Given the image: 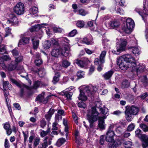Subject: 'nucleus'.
I'll return each instance as SVG.
<instances>
[{"instance_id":"nucleus-20","label":"nucleus","mask_w":148,"mask_h":148,"mask_svg":"<svg viewBox=\"0 0 148 148\" xmlns=\"http://www.w3.org/2000/svg\"><path fill=\"white\" fill-rule=\"evenodd\" d=\"M55 112L54 109L50 108L47 113L45 115L46 119L48 121H49L51 117L52 116L53 114Z\"/></svg>"},{"instance_id":"nucleus-21","label":"nucleus","mask_w":148,"mask_h":148,"mask_svg":"<svg viewBox=\"0 0 148 148\" xmlns=\"http://www.w3.org/2000/svg\"><path fill=\"white\" fill-rule=\"evenodd\" d=\"M73 93L72 92L68 91V90H63L62 95L64 96L66 98V99L67 100H71V97L73 95Z\"/></svg>"},{"instance_id":"nucleus-57","label":"nucleus","mask_w":148,"mask_h":148,"mask_svg":"<svg viewBox=\"0 0 148 148\" xmlns=\"http://www.w3.org/2000/svg\"><path fill=\"white\" fill-rule=\"evenodd\" d=\"M140 79H141V82L143 83H145L147 82V79L146 75H144L143 77H141L140 78Z\"/></svg>"},{"instance_id":"nucleus-15","label":"nucleus","mask_w":148,"mask_h":148,"mask_svg":"<svg viewBox=\"0 0 148 148\" xmlns=\"http://www.w3.org/2000/svg\"><path fill=\"white\" fill-rule=\"evenodd\" d=\"M88 61V59L85 58L84 60H76L74 61V63H76L81 67L83 68L87 65Z\"/></svg>"},{"instance_id":"nucleus-35","label":"nucleus","mask_w":148,"mask_h":148,"mask_svg":"<svg viewBox=\"0 0 148 148\" xmlns=\"http://www.w3.org/2000/svg\"><path fill=\"white\" fill-rule=\"evenodd\" d=\"M43 84L39 81H36L34 82L33 87L34 89H37L38 87L42 86Z\"/></svg>"},{"instance_id":"nucleus-36","label":"nucleus","mask_w":148,"mask_h":148,"mask_svg":"<svg viewBox=\"0 0 148 148\" xmlns=\"http://www.w3.org/2000/svg\"><path fill=\"white\" fill-rule=\"evenodd\" d=\"M29 11L31 14H34L38 12V8L34 6H32L29 9Z\"/></svg>"},{"instance_id":"nucleus-22","label":"nucleus","mask_w":148,"mask_h":148,"mask_svg":"<svg viewBox=\"0 0 148 148\" xmlns=\"http://www.w3.org/2000/svg\"><path fill=\"white\" fill-rule=\"evenodd\" d=\"M114 73V71H113L110 70V71L105 73L103 75V77L106 80L110 79Z\"/></svg>"},{"instance_id":"nucleus-1","label":"nucleus","mask_w":148,"mask_h":148,"mask_svg":"<svg viewBox=\"0 0 148 148\" xmlns=\"http://www.w3.org/2000/svg\"><path fill=\"white\" fill-rule=\"evenodd\" d=\"M118 64L119 68L123 70H126L128 68H135L137 64L134 58L129 54L123 55L118 60Z\"/></svg>"},{"instance_id":"nucleus-55","label":"nucleus","mask_w":148,"mask_h":148,"mask_svg":"<svg viewBox=\"0 0 148 148\" xmlns=\"http://www.w3.org/2000/svg\"><path fill=\"white\" fill-rule=\"evenodd\" d=\"M47 122L44 119H42L40 121V126L42 128H43L46 125Z\"/></svg>"},{"instance_id":"nucleus-31","label":"nucleus","mask_w":148,"mask_h":148,"mask_svg":"<svg viewBox=\"0 0 148 148\" xmlns=\"http://www.w3.org/2000/svg\"><path fill=\"white\" fill-rule=\"evenodd\" d=\"M60 77V73L58 72L55 73V75L54 77L52 82L54 84H56L59 80V77Z\"/></svg>"},{"instance_id":"nucleus-45","label":"nucleus","mask_w":148,"mask_h":148,"mask_svg":"<svg viewBox=\"0 0 148 148\" xmlns=\"http://www.w3.org/2000/svg\"><path fill=\"white\" fill-rule=\"evenodd\" d=\"M140 127L144 132L148 131V127L144 124H140Z\"/></svg>"},{"instance_id":"nucleus-34","label":"nucleus","mask_w":148,"mask_h":148,"mask_svg":"<svg viewBox=\"0 0 148 148\" xmlns=\"http://www.w3.org/2000/svg\"><path fill=\"white\" fill-rule=\"evenodd\" d=\"M51 45V42L50 41L47 40L45 41L42 43V46L45 49H49Z\"/></svg>"},{"instance_id":"nucleus-58","label":"nucleus","mask_w":148,"mask_h":148,"mask_svg":"<svg viewBox=\"0 0 148 148\" xmlns=\"http://www.w3.org/2000/svg\"><path fill=\"white\" fill-rule=\"evenodd\" d=\"M11 31V29L9 27H8L5 29V31L6 32L5 35V37H6L8 36L10 34Z\"/></svg>"},{"instance_id":"nucleus-41","label":"nucleus","mask_w":148,"mask_h":148,"mask_svg":"<svg viewBox=\"0 0 148 148\" xmlns=\"http://www.w3.org/2000/svg\"><path fill=\"white\" fill-rule=\"evenodd\" d=\"M70 65V63L66 60H64L62 62V66L64 68H66Z\"/></svg>"},{"instance_id":"nucleus-59","label":"nucleus","mask_w":148,"mask_h":148,"mask_svg":"<svg viewBox=\"0 0 148 148\" xmlns=\"http://www.w3.org/2000/svg\"><path fill=\"white\" fill-rule=\"evenodd\" d=\"M105 141V136L104 135H101L100 137V144L101 145H103Z\"/></svg>"},{"instance_id":"nucleus-8","label":"nucleus","mask_w":148,"mask_h":148,"mask_svg":"<svg viewBox=\"0 0 148 148\" xmlns=\"http://www.w3.org/2000/svg\"><path fill=\"white\" fill-rule=\"evenodd\" d=\"M25 8L24 4L21 2H19L14 7V12L18 15L23 14L25 12Z\"/></svg>"},{"instance_id":"nucleus-4","label":"nucleus","mask_w":148,"mask_h":148,"mask_svg":"<svg viewBox=\"0 0 148 148\" xmlns=\"http://www.w3.org/2000/svg\"><path fill=\"white\" fill-rule=\"evenodd\" d=\"M114 127V125H110L108 128V131L106 134V140L107 142L110 143V144H108L110 148H112V147L113 146V143L115 142L113 138L114 136L115 135L114 132L113 131Z\"/></svg>"},{"instance_id":"nucleus-48","label":"nucleus","mask_w":148,"mask_h":148,"mask_svg":"<svg viewBox=\"0 0 148 148\" xmlns=\"http://www.w3.org/2000/svg\"><path fill=\"white\" fill-rule=\"evenodd\" d=\"M77 105L78 107L83 109L85 108L86 107V104L83 101H80L79 102Z\"/></svg>"},{"instance_id":"nucleus-64","label":"nucleus","mask_w":148,"mask_h":148,"mask_svg":"<svg viewBox=\"0 0 148 148\" xmlns=\"http://www.w3.org/2000/svg\"><path fill=\"white\" fill-rule=\"evenodd\" d=\"M148 96V94L147 92H145L139 96L140 97L143 99H144Z\"/></svg>"},{"instance_id":"nucleus-14","label":"nucleus","mask_w":148,"mask_h":148,"mask_svg":"<svg viewBox=\"0 0 148 148\" xmlns=\"http://www.w3.org/2000/svg\"><path fill=\"white\" fill-rule=\"evenodd\" d=\"M70 49V47L68 46L64 47V48L60 49V53L62 56L65 57L70 56L71 54L69 52Z\"/></svg>"},{"instance_id":"nucleus-13","label":"nucleus","mask_w":148,"mask_h":148,"mask_svg":"<svg viewBox=\"0 0 148 148\" xmlns=\"http://www.w3.org/2000/svg\"><path fill=\"white\" fill-rule=\"evenodd\" d=\"M126 110L132 114L134 115H136L139 112V108L136 106H127L126 107Z\"/></svg>"},{"instance_id":"nucleus-52","label":"nucleus","mask_w":148,"mask_h":148,"mask_svg":"<svg viewBox=\"0 0 148 148\" xmlns=\"http://www.w3.org/2000/svg\"><path fill=\"white\" fill-rule=\"evenodd\" d=\"M4 61H5L2 57L0 58V64L1 66L3 69H5L6 67V66L5 64L4 63Z\"/></svg>"},{"instance_id":"nucleus-29","label":"nucleus","mask_w":148,"mask_h":148,"mask_svg":"<svg viewBox=\"0 0 148 148\" xmlns=\"http://www.w3.org/2000/svg\"><path fill=\"white\" fill-rule=\"evenodd\" d=\"M60 54V49H56L52 50L51 52V55L56 57H58V56Z\"/></svg>"},{"instance_id":"nucleus-7","label":"nucleus","mask_w":148,"mask_h":148,"mask_svg":"<svg viewBox=\"0 0 148 148\" xmlns=\"http://www.w3.org/2000/svg\"><path fill=\"white\" fill-rule=\"evenodd\" d=\"M135 26L134 21L131 18H128L126 20L125 25L123 26L122 29L125 32L128 33L134 28Z\"/></svg>"},{"instance_id":"nucleus-54","label":"nucleus","mask_w":148,"mask_h":148,"mask_svg":"<svg viewBox=\"0 0 148 148\" xmlns=\"http://www.w3.org/2000/svg\"><path fill=\"white\" fill-rule=\"evenodd\" d=\"M62 118V116L59 114H56L55 115V121L56 122L59 121L60 120H61Z\"/></svg>"},{"instance_id":"nucleus-24","label":"nucleus","mask_w":148,"mask_h":148,"mask_svg":"<svg viewBox=\"0 0 148 148\" xmlns=\"http://www.w3.org/2000/svg\"><path fill=\"white\" fill-rule=\"evenodd\" d=\"M119 25V23L116 21H112L109 23V26L112 29H116Z\"/></svg>"},{"instance_id":"nucleus-9","label":"nucleus","mask_w":148,"mask_h":148,"mask_svg":"<svg viewBox=\"0 0 148 148\" xmlns=\"http://www.w3.org/2000/svg\"><path fill=\"white\" fill-rule=\"evenodd\" d=\"M9 19L7 21V24L10 25H17L18 23V21L16 16L15 14L12 13L9 15Z\"/></svg>"},{"instance_id":"nucleus-44","label":"nucleus","mask_w":148,"mask_h":148,"mask_svg":"<svg viewBox=\"0 0 148 148\" xmlns=\"http://www.w3.org/2000/svg\"><path fill=\"white\" fill-rule=\"evenodd\" d=\"M132 145V143L131 141H126L124 143V146L125 148H130Z\"/></svg>"},{"instance_id":"nucleus-18","label":"nucleus","mask_w":148,"mask_h":148,"mask_svg":"<svg viewBox=\"0 0 148 148\" xmlns=\"http://www.w3.org/2000/svg\"><path fill=\"white\" fill-rule=\"evenodd\" d=\"M17 63H15L14 62H12L8 65L6 68L8 71H11L14 70L17 66Z\"/></svg>"},{"instance_id":"nucleus-17","label":"nucleus","mask_w":148,"mask_h":148,"mask_svg":"<svg viewBox=\"0 0 148 148\" xmlns=\"http://www.w3.org/2000/svg\"><path fill=\"white\" fill-rule=\"evenodd\" d=\"M98 126L101 130H104L105 128V124L104 119H106V116H103L102 117H99Z\"/></svg>"},{"instance_id":"nucleus-46","label":"nucleus","mask_w":148,"mask_h":148,"mask_svg":"<svg viewBox=\"0 0 148 148\" xmlns=\"http://www.w3.org/2000/svg\"><path fill=\"white\" fill-rule=\"evenodd\" d=\"M15 58V63H17L18 64V62L22 61L23 59V57L21 55V54H20L19 56L16 57Z\"/></svg>"},{"instance_id":"nucleus-62","label":"nucleus","mask_w":148,"mask_h":148,"mask_svg":"<svg viewBox=\"0 0 148 148\" xmlns=\"http://www.w3.org/2000/svg\"><path fill=\"white\" fill-rule=\"evenodd\" d=\"M58 123L56 122H54L52 124V129L53 130H58V128L56 127Z\"/></svg>"},{"instance_id":"nucleus-38","label":"nucleus","mask_w":148,"mask_h":148,"mask_svg":"<svg viewBox=\"0 0 148 148\" xmlns=\"http://www.w3.org/2000/svg\"><path fill=\"white\" fill-rule=\"evenodd\" d=\"M135 126V124L132 123L128 125L126 131L129 132H131L134 129Z\"/></svg>"},{"instance_id":"nucleus-56","label":"nucleus","mask_w":148,"mask_h":148,"mask_svg":"<svg viewBox=\"0 0 148 148\" xmlns=\"http://www.w3.org/2000/svg\"><path fill=\"white\" fill-rule=\"evenodd\" d=\"M77 33V31L76 29H74L70 32L69 34V36L70 37H73L75 36Z\"/></svg>"},{"instance_id":"nucleus-16","label":"nucleus","mask_w":148,"mask_h":148,"mask_svg":"<svg viewBox=\"0 0 148 148\" xmlns=\"http://www.w3.org/2000/svg\"><path fill=\"white\" fill-rule=\"evenodd\" d=\"M32 70L35 73H38L39 76L41 77H43L46 74L45 71L44 69H39L36 67L33 68Z\"/></svg>"},{"instance_id":"nucleus-23","label":"nucleus","mask_w":148,"mask_h":148,"mask_svg":"<svg viewBox=\"0 0 148 148\" xmlns=\"http://www.w3.org/2000/svg\"><path fill=\"white\" fill-rule=\"evenodd\" d=\"M30 40V38L29 37H23L20 40L19 42V44L23 45L28 44L29 43Z\"/></svg>"},{"instance_id":"nucleus-61","label":"nucleus","mask_w":148,"mask_h":148,"mask_svg":"<svg viewBox=\"0 0 148 148\" xmlns=\"http://www.w3.org/2000/svg\"><path fill=\"white\" fill-rule=\"evenodd\" d=\"M53 31L55 33H60L62 32L61 29L60 28L54 27L53 29Z\"/></svg>"},{"instance_id":"nucleus-47","label":"nucleus","mask_w":148,"mask_h":148,"mask_svg":"<svg viewBox=\"0 0 148 148\" xmlns=\"http://www.w3.org/2000/svg\"><path fill=\"white\" fill-rule=\"evenodd\" d=\"M75 142L79 146H82L83 143V140L80 138L76 139Z\"/></svg>"},{"instance_id":"nucleus-63","label":"nucleus","mask_w":148,"mask_h":148,"mask_svg":"<svg viewBox=\"0 0 148 148\" xmlns=\"http://www.w3.org/2000/svg\"><path fill=\"white\" fill-rule=\"evenodd\" d=\"M42 62V60L40 59L36 60L35 61V64L37 66L40 65L41 64Z\"/></svg>"},{"instance_id":"nucleus-10","label":"nucleus","mask_w":148,"mask_h":148,"mask_svg":"<svg viewBox=\"0 0 148 148\" xmlns=\"http://www.w3.org/2000/svg\"><path fill=\"white\" fill-rule=\"evenodd\" d=\"M127 42L124 39H121L119 42L117 44L116 49L118 52H120L125 50Z\"/></svg>"},{"instance_id":"nucleus-30","label":"nucleus","mask_w":148,"mask_h":148,"mask_svg":"<svg viewBox=\"0 0 148 148\" xmlns=\"http://www.w3.org/2000/svg\"><path fill=\"white\" fill-rule=\"evenodd\" d=\"M136 66L135 67H136L135 69H136L137 74L145 71V65L143 64L141 66L140 65V66L138 67H136Z\"/></svg>"},{"instance_id":"nucleus-3","label":"nucleus","mask_w":148,"mask_h":148,"mask_svg":"<svg viewBox=\"0 0 148 148\" xmlns=\"http://www.w3.org/2000/svg\"><path fill=\"white\" fill-rule=\"evenodd\" d=\"M97 88L95 86L90 85L85 87L83 90H80V94L78 98L79 100L85 101L87 99V97L86 95H87L88 96H91L92 93L96 90Z\"/></svg>"},{"instance_id":"nucleus-33","label":"nucleus","mask_w":148,"mask_h":148,"mask_svg":"<svg viewBox=\"0 0 148 148\" xmlns=\"http://www.w3.org/2000/svg\"><path fill=\"white\" fill-rule=\"evenodd\" d=\"M100 111L102 114L105 115L104 116H106V117L108 115V109L105 107L100 108Z\"/></svg>"},{"instance_id":"nucleus-19","label":"nucleus","mask_w":148,"mask_h":148,"mask_svg":"<svg viewBox=\"0 0 148 148\" xmlns=\"http://www.w3.org/2000/svg\"><path fill=\"white\" fill-rule=\"evenodd\" d=\"M129 49L135 56H137L140 54L139 49L137 46H131L129 47Z\"/></svg>"},{"instance_id":"nucleus-6","label":"nucleus","mask_w":148,"mask_h":148,"mask_svg":"<svg viewBox=\"0 0 148 148\" xmlns=\"http://www.w3.org/2000/svg\"><path fill=\"white\" fill-rule=\"evenodd\" d=\"M135 133L136 136L142 139L143 148H145L148 147V136L145 135H142L141 130L139 129H137L135 131Z\"/></svg>"},{"instance_id":"nucleus-26","label":"nucleus","mask_w":148,"mask_h":148,"mask_svg":"<svg viewBox=\"0 0 148 148\" xmlns=\"http://www.w3.org/2000/svg\"><path fill=\"white\" fill-rule=\"evenodd\" d=\"M126 119L128 122H130L132 121L133 114L130 113L129 111L125 110V111Z\"/></svg>"},{"instance_id":"nucleus-27","label":"nucleus","mask_w":148,"mask_h":148,"mask_svg":"<svg viewBox=\"0 0 148 148\" xmlns=\"http://www.w3.org/2000/svg\"><path fill=\"white\" fill-rule=\"evenodd\" d=\"M66 141V140L65 138H60L57 140L56 145L57 147H59L63 144Z\"/></svg>"},{"instance_id":"nucleus-60","label":"nucleus","mask_w":148,"mask_h":148,"mask_svg":"<svg viewBox=\"0 0 148 148\" xmlns=\"http://www.w3.org/2000/svg\"><path fill=\"white\" fill-rule=\"evenodd\" d=\"M5 52V48L4 46H3V45H1L0 46V52L1 54H3Z\"/></svg>"},{"instance_id":"nucleus-28","label":"nucleus","mask_w":148,"mask_h":148,"mask_svg":"<svg viewBox=\"0 0 148 148\" xmlns=\"http://www.w3.org/2000/svg\"><path fill=\"white\" fill-rule=\"evenodd\" d=\"M82 41L87 45H92L94 43L92 37H91L90 39H89L85 37L83 38Z\"/></svg>"},{"instance_id":"nucleus-51","label":"nucleus","mask_w":148,"mask_h":148,"mask_svg":"<svg viewBox=\"0 0 148 148\" xmlns=\"http://www.w3.org/2000/svg\"><path fill=\"white\" fill-rule=\"evenodd\" d=\"M84 72L83 71H79L77 73V76L79 78H82L84 77Z\"/></svg>"},{"instance_id":"nucleus-40","label":"nucleus","mask_w":148,"mask_h":148,"mask_svg":"<svg viewBox=\"0 0 148 148\" xmlns=\"http://www.w3.org/2000/svg\"><path fill=\"white\" fill-rule=\"evenodd\" d=\"M3 90H6L7 87L9 88V87L10 86H11V84H10L9 82L8 81H3Z\"/></svg>"},{"instance_id":"nucleus-2","label":"nucleus","mask_w":148,"mask_h":148,"mask_svg":"<svg viewBox=\"0 0 148 148\" xmlns=\"http://www.w3.org/2000/svg\"><path fill=\"white\" fill-rule=\"evenodd\" d=\"M99 113L97 111L96 108L92 107L91 110H88L87 114V118L90 123L89 127V128L90 132V129H93L95 127L94 122L97 120Z\"/></svg>"},{"instance_id":"nucleus-12","label":"nucleus","mask_w":148,"mask_h":148,"mask_svg":"<svg viewBox=\"0 0 148 148\" xmlns=\"http://www.w3.org/2000/svg\"><path fill=\"white\" fill-rule=\"evenodd\" d=\"M44 94L39 95L36 99V101H38L40 103H42L44 104H46L48 101V99L50 97L49 96H47L45 98L44 96Z\"/></svg>"},{"instance_id":"nucleus-25","label":"nucleus","mask_w":148,"mask_h":148,"mask_svg":"<svg viewBox=\"0 0 148 148\" xmlns=\"http://www.w3.org/2000/svg\"><path fill=\"white\" fill-rule=\"evenodd\" d=\"M141 10V9L137 8H136L134 10L136 12H138L140 15L142 16L143 19L144 20L143 18V15H144L148 14V10H146L145 9H144L143 10V14L142 13L140 12Z\"/></svg>"},{"instance_id":"nucleus-32","label":"nucleus","mask_w":148,"mask_h":148,"mask_svg":"<svg viewBox=\"0 0 148 148\" xmlns=\"http://www.w3.org/2000/svg\"><path fill=\"white\" fill-rule=\"evenodd\" d=\"M35 39L34 37H32V41L33 43V48L34 49H36L38 48L39 44V40H37L34 41Z\"/></svg>"},{"instance_id":"nucleus-42","label":"nucleus","mask_w":148,"mask_h":148,"mask_svg":"<svg viewBox=\"0 0 148 148\" xmlns=\"http://www.w3.org/2000/svg\"><path fill=\"white\" fill-rule=\"evenodd\" d=\"M84 22L80 20L77 21L76 25L77 27H82L84 25Z\"/></svg>"},{"instance_id":"nucleus-37","label":"nucleus","mask_w":148,"mask_h":148,"mask_svg":"<svg viewBox=\"0 0 148 148\" xmlns=\"http://www.w3.org/2000/svg\"><path fill=\"white\" fill-rule=\"evenodd\" d=\"M130 85V82L127 80L125 79L122 83V87L123 88H128Z\"/></svg>"},{"instance_id":"nucleus-53","label":"nucleus","mask_w":148,"mask_h":148,"mask_svg":"<svg viewBox=\"0 0 148 148\" xmlns=\"http://www.w3.org/2000/svg\"><path fill=\"white\" fill-rule=\"evenodd\" d=\"M79 14L80 15L84 16L87 14L88 13L87 12L85 11L83 9H80L79 10Z\"/></svg>"},{"instance_id":"nucleus-50","label":"nucleus","mask_w":148,"mask_h":148,"mask_svg":"<svg viewBox=\"0 0 148 148\" xmlns=\"http://www.w3.org/2000/svg\"><path fill=\"white\" fill-rule=\"evenodd\" d=\"M12 52L13 55L15 58L18 57L20 54L19 53L18 51L16 49H13L12 51Z\"/></svg>"},{"instance_id":"nucleus-11","label":"nucleus","mask_w":148,"mask_h":148,"mask_svg":"<svg viewBox=\"0 0 148 148\" xmlns=\"http://www.w3.org/2000/svg\"><path fill=\"white\" fill-rule=\"evenodd\" d=\"M106 53V51H102L101 53L99 59L96 58L94 61V63L95 64H99V63H104L105 62V57Z\"/></svg>"},{"instance_id":"nucleus-49","label":"nucleus","mask_w":148,"mask_h":148,"mask_svg":"<svg viewBox=\"0 0 148 148\" xmlns=\"http://www.w3.org/2000/svg\"><path fill=\"white\" fill-rule=\"evenodd\" d=\"M40 138L39 137H36L34 140V145L35 147H36L40 143Z\"/></svg>"},{"instance_id":"nucleus-5","label":"nucleus","mask_w":148,"mask_h":148,"mask_svg":"<svg viewBox=\"0 0 148 148\" xmlns=\"http://www.w3.org/2000/svg\"><path fill=\"white\" fill-rule=\"evenodd\" d=\"M10 80L12 83L15 84L20 88L19 95L21 97H23L26 92L27 90L29 89V87L28 86L24 84H20L12 78H10Z\"/></svg>"},{"instance_id":"nucleus-43","label":"nucleus","mask_w":148,"mask_h":148,"mask_svg":"<svg viewBox=\"0 0 148 148\" xmlns=\"http://www.w3.org/2000/svg\"><path fill=\"white\" fill-rule=\"evenodd\" d=\"M48 138L47 136L45 137L44 139V143L41 145L46 148L48 145V141L47 140Z\"/></svg>"},{"instance_id":"nucleus-39","label":"nucleus","mask_w":148,"mask_h":148,"mask_svg":"<svg viewBox=\"0 0 148 148\" xmlns=\"http://www.w3.org/2000/svg\"><path fill=\"white\" fill-rule=\"evenodd\" d=\"M40 28V25L38 24L37 25H35L32 27L30 29V31L31 32H32L34 31H37Z\"/></svg>"}]
</instances>
